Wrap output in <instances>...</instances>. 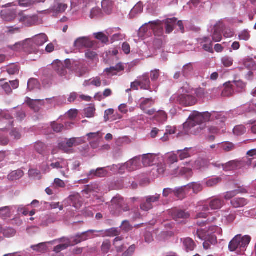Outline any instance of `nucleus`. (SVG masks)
Listing matches in <instances>:
<instances>
[{"label": "nucleus", "mask_w": 256, "mask_h": 256, "mask_svg": "<svg viewBox=\"0 0 256 256\" xmlns=\"http://www.w3.org/2000/svg\"><path fill=\"white\" fill-rule=\"evenodd\" d=\"M246 132V129L244 126L240 124L236 126L233 128V134L236 136H240Z\"/></svg>", "instance_id": "obj_50"}, {"label": "nucleus", "mask_w": 256, "mask_h": 256, "mask_svg": "<svg viewBox=\"0 0 256 256\" xmlns=\"http://www.w3.org/2000/svg\"><path fill=\"white\" fill-rule=\"evenodd\" d=\"M138 102L140 108L144 111L146 110L147 108L152 106L154 104V100L152 98H142Z\"/></svg>", "instance_id": "obj_31"}, {"label": "nucleus", "mask_w": 256, "mask_h": 256, "mask_svg": "<svg viewBox=\"0 0 256 256\" xmlns=\"http://www.w3.org/2000/svg\"><path fill=\"white\" fill-rule=\"evenodd\" d=\"M172 218L176 222H179L180 218H186L190 216L188 213L182 210H174L172 213Z\"/></svg>", "instance_id": "obj_33"}, {"label": "nucleus", "mask_w": 256, "mask_h": 256, "mask_svg": "<svg viewBox=\"0 0 256 256\" xmlns=\"http://www.w3.org/2000/svg\"><path fill=\"white\" fill-rule=\"evenodd\" d=\"M96 232L100 234V235H106L109 236H116L118 234V230L115 228H112L106 230V232H104V230H100V231H96L94 230H89L86 232H84L82 233L80 235H77L76 236V244L82 241L86 240L88 238V234H92L93 232Z\"/></svg>", "instance_id": "obj_10"}, {"label": "nucleus", "mask_w": 256, "mask_h": 256, "mask_svg": "<svg viewBox=\"0 0 256 256\" xmlns=\"http://www.w3.org/2000/svg\"><path fill=\"white\" fill-rule=\"evenodd\" d=\"M68 200L70 202V204L76 208H78L82 206V198L80 195L78 193L70 196Z\"/></svg>", "instance_id": "obj_27"}, {"label": "nucleus", "mask_w": 256, "mask_h": 256, "mask_svg": "<svg viewBox=\"0 0 256 256\" xmlns=\"http://www.w3.org/2000/svg\"><path fill=\"white\" fill-rule=\"evenodd\" d=\"M40 84L38 80L35 78H30L28 82V89L30 91L39 90Z\"/></svg>", "instance_id": "obj_42"}, {"label": "nucleus", "mask_w": 256, "mask_h": 256, "mask_svg": "<svg viewBox=\"0 0 256 256\" xmlns=\"http://www.w3.org/2000/svg\"><path fill=\"white\" fill-rule=\"evenodd\" d=\"M186 88H182L179 91V94L173 96L171 100L179 104L188 106L194 105L196 103V98L192 96L189 90H186Z\"/></svg>", "instance_id": "obj_4"}, {"label": "nucleus", "mask_w": 256, "mask_h": 256, "mask_svg": "<svg viewBox=\"0 0 256 256\" xmlns=\"http://www.w3.org/2000/svg\"><path fill=\"white\" fill-rule=\"evenodd\" d=\"M231 82L234 85V88H236V90L238 92H242L246 87L245 83L241 80H234Z\"/></svg>", "instance_id": "obj_56"}, {"label": "nucleus", "mask_w": 256, "mask_h": 256, "mask_svg": "<svg viewBox=\"0 0 256 256\" xmlns=\"http://www.w3.org/2000/svg\"><path fill=\"white\" fill-rule=\"evenodd\" d=\"M120 30L119 28H110L106 30V32L108 36H112L110 37L111 42L116 41L122 40L125 38L124 34L118 32Z\"/></svg>", "instance_id": "obj_19"}, {"label": "nucleus", "mask_w": 256, "mask_h": 256, "mask_svg": "<svg viewBox=\"0 0 256 256\" xmlns=\"http://www.w3.org/2000/svg\"><path fill=\"white\" fill-rule=\"evenodd\" d=\"M190 164V161L182 163L180 167L177 168L172 174L184 176L186 177L191 176L192 175V170H194Z\"/></svg>", "instance_id": "obj_13"}, {"label": "nucleus", "mask_w": 256, "mask_h": 256, "mask_svg": "<svg viewBox=\"0 0 256 256\" xmlns=\"http://www.w3.org/2000/svg\"><path fill=\"white\" fill-rule=\"evenodd\" d=\"M96 38L100 40L102 43L106 44L108 42V36L106 31L103 32H98L94 34Z\"/></svg>", "instance_id": "obj_52"}, {"label": "nucleus", "mask_w": 256, "mask_h": 256, "mask_svg": "<svg viewBox=\"0 0 256 256\" xmlns=\"http://www.w3.org/2000/svg\"><path fill=\"white\" fill-rule=\"evenodd\" d=\"M218 146H220V148H221L222 150L226 152L233 150L235 148L234 144L229 142H223L220 144H218Z\"/></svg>", "instance_id": "obj_44"}, {"label": "nucleus", "mask_w": 256, "mask_h": 256, "mask_svg": "<svg viewBox=\"0 0 256 256\" xmlns=\"http://www.w3.org/2000/svg\"><path fill=\"white\" fill-rule=\"evenodd\" d=\"M221 180V178L219 177L212 178L206 180L205 182V184L208 187H212L216 185Z\"/></svg>", "instance_id": "obj_57"}, {"label": "nucleus", "mask_w": 256, "mask_h": 256, "mask_svg": "<svg viewBox=\"0 0 256 256\" xmlns=\"http://www.w3.org/2000/svg\"><path fill=\"white\" fill-rule=\"evenodd\" d=\"M204 240L203 246L205 250H208L210 248V244L212 245H214L217 244V238L216 236H208L206 239Z\"/></svg>", "instance_id": "obj_38"}, {"label": "nucleus", "mask_w": 256, "mask_h": 256, "mask_svg": "<svg viewBox=\"0 0 256 256\" xmlns=\"http://www.w3.org/2000/svg\"><path fill=\"white\" fill-rule=\"evenodd\" d=\"M143 7L141 4H136L134 8L131 10L130 13V18H133L135 16V14L141 13L142 12Z\"/></svg>", "instance_id": "obj_58"}, {"label": "nucleus", "mask_w": 256, "mask_h": 256, "mask_svg": "<svg viewBox=\"0 0 256 256\" xmlns=\"http://www.w3.org/2000/svg\"><path fill=\"white\" fill-rule=\"evenodd\" d=\"M238 160H234L228 162L222 165V168L224 171H230L236 168L238 166Z\"/></svg>", "instance_id": "obj_39"}, {"label": "nucleus", "mask_w": 256, "mask_h": 256, "mask_svg": "<svg viewBox=\"0 0 256 256\" xmlns=\"http://www.w3.org/2000/svg\"><path fill=\"white\" fill-rule=\"evenodd\" d=\"M136 246L134 244H132L122 254V256H132L134 254Z\"/></svg>", "instance_id": "obj_64"}, {"label": "nucleus", "mask_w": 256, "mask_h": 256, "mask_svg": "<svg viewBox=\"0 0 256 256\" xmlns=\"http://www.w3.org/2000/svg\"><path fill=\"white\" fill-rule=\"evenodd\" d=\"M207 230L208 236H216L215 234L220 235L222 234V228L216 226H210Z\"/></svg>", "instance_id": "obj_49"}, {"label": "nucleus", "mask_w": 256, "mask_h": 256, "mask_svg": "<svg viewBox=\"0 0 256 256\" xmlns=\"http://www.w3.org/2000/svg\"><path fill=\"white\" fill-rule=\"evenodd\" d=\"M163 22L166 25V32L167 34H170L172 32L174 29V28L176 24L178 26L180 30L182 32H184V27L182 24V21L177 22V20L176 18H168L163 21L157 20L155 21L150 22L148 24H145L144 25L142 26L140 28L139 30L140 33L146 32L148 30V28L152 29L155 36H160L163 34Z\"/></svg>", "instance_id": "obj_2"}, {"label": "nucleus", "mask_w": 256, "mask_h": 256, "mask_svg": "<svg viewBox=\"0 0 256 256\" xmlns=\"http://www.w3.org/2000/svg\"><path fill=\"white\" fill-rule=\"evenodd\" d=\"M188 186V185L177 188L174 189V196L178 198H183L187 194L189 193Z\"/></svg>", "instance_id": "obj_29"}, {"label": "nucleus", "mask_w": 256, "mask_h": 256, "mask_svg": "<svg viewBox=\"0 0 256 256\" xmlns=\"http://www.w3.org/2000/svg\"><path fill=\"white\" fill-rule=\"evenodd\" d=\"M16 208L15 206H4L0 208V217L5 219L10 218L12 212Z\"/></svg>", "instance_id": "obj_30"}, {"label": "nucleus", "mask_w": 256, "mask_h": 256, "mask_svg": "<svg viewBox=\"0 0 256 256\" xmlns=\"http://www.w3.org/2000/svg\"><path fill=\"white\" fill-rule=\"evenodd\" d=\"M250 37V32L248 30H244L238 34V38L240 40L248 41Z\"/></svg>", "instance_id": "obj_54"}, {"label": "nucleus", "mask_w": 256, "mask_h": 256, "mask_svg": "<svg viewBox=\"0 0 256 256\" xmlns=\"http://www.w3.org/2000/svg\"><path fill=\"white\" fill-rule=\"evenodd\" d=\"M2 19L6 22H12L16 17L15 12L14 11H2L1 12Z\"/></svg>", "instance_id": "obj_34"}, {"label": "nucleus", "mask_w": 256, "mask_h": 256, "mask_svg": "<svg viewBox=\"0 0 256 256\" xmlns=\"http://www.w3.org/2000/svg\"><path fill=\"white\" fill-rule=\"evenodd\" d=\"M18 5L22 8H29L34 5V0H18Z\"/></svg>", "instance_id": "obj_59"}, {"label": "nucleus", "mask_w": 256, "mask_h": 256, "mask_svg": "<svg viewBox=\"0 0 256 256\" xmlns=\"http://www.w3.org/2000/svg\"><path fill=\"white\" fill-rule=\"evenodd\" d=\"M113 244L117 252H120L124 250V247L120 236L116 238Z\"/></svg>", "instance_id": "obj_45"}, {"label": "nucleus", "mask_w": 256, "mask_h": 256, "mask_svg": "<svg viewBox=\"0 0 256 256\" xmlns=\"http://www.w3.org/2000/svg\"><path fill=\"white\" fill-rule=\"evenodd\" d=\"M250 240L251 238L248 236H242L241 235H237L230 242L228 248L231 252H244L249 244Z\"/></svg>", "instance_id": "obj_7"}, {"label": "nucleus", "mask_w": 256, "mask_h": 256, "mask_svg": "<svg viewBox=\"0 0 256 256\" xmlns=\"http://www.w3.org/2000/svg\"><path fill=\"white\" fill-rule=\"evenodd\" d=\"M29 44L27 39H26L24 41L16 43L15 44L10 46V48L15 52L24 51L27 54H32V52L34 51L36 49L30 48V46Z\"/></svg>", "instance_id": "obj_16"}, {"label": "nucleus", "mask_w": 256, "mask_h": 256, "mask_svg": "<svg viewBox=\"0 0 256 256\" xmlns=\"http://www.w3.org/2000/svg\"><path fill=\"white\" fill-rule=\"evenodd\" d=\"M214 120L220 122H224L226 120L225 115L224 113L214 112L210 113L194 111L184 124L182 132L186 135H197L205 128L204 123Z\"/></svg>", "instance_id": "obj_1"}, {"label": "nucleus", "mask_w": 256, "mask_h": 256, "mask_svg": "<svg viewBox=\"0 0 256 256\" xmlns=\"http://www.w3.org/2000/svg\"><path fill=\"white\" fill-rule=\"evenodd\" d=\"M102 6L104 12L108 14H111L114 8V4L112 0H103Z\"/></svg>", "instance_id": "obj_35"}, {"label": "nucleus", "mask_w": 256, "mask_h": 256, "mask_svg": "<svg viewBox=\"0 0 256 256\" xmlns=\"http://www.w3.org/2000/svg\"><path fill=\"white\" fill-rule=\"evenodd\" d=\"M96 43L95 42L91 40L88 36H82L76 40L74 46L79 50L84 48H92Z\"/></svg>", "instance_id": "obj_17"}, {"label": "nucleus", "mask_w": 256, "mask_h": 256, "mask_svg": "<svg viewBox=\"0 0 256 256\" xmlns=\"http://www.w3.org/2000/svg\"><path fill=\"white\" fill-rule=\"evenodd\" d=\"M57 242H62L64 244H58L54 248V251L56 252H59L60 251L65 250L69 246L68 240L66 238H62L58 240H54L53 241L48 242V244H54Z\"/></svg>", "instance_id": "obj_25"}, {"label": "nucleus", "mask_w": 256, "mask_h": 256, "mask_svg": "<svg viewBox=\"0 0 256 256\" xmlns=\"http://www.w3.org/2000/svg\"><path fill=\"white\" fill-rule=\"evenodd\" d=\"M224 201L218 196H214L206 200H202L197 204L198 210L201 211H209L212 210H218L221 209L224 205Z\"/></svg>", "instance_id": "obj_5"}, {"label": "nucleus", "mask_w": 256, "mask_h": 256, "mask_svg": "<svg viewBox=\"0 0 256 256\" xmlns=\"http://www.w3.org/2000/svg\"><path fill=\"white\" fill-rule=\"evenodd\" d=\"M183 248L187 252L193 250L196 245L194 241L190 238H186L181 239Z\"/></svg>", "instance_id": "obj_26"}, {"label": "nucleus", "mask_w": 256, "mask_h": 256, "mask_svg": "<svg viewBox=\"0 0 256 256\" xmlns=\"http://www.w3.org/2000/svg\"><path fill=\"white\" fill-rule=\"evenodd\" d=\"M50 8L52 16H56L58 14L64 12L68 8V6L56 0H55L54 4Z\"/></svg>", "instance_id": "obj_21"}, {"label": "nucleus", "mask_w": 256, "mask_h": 256, "mask_svg": "<svg viewBox=\"0 0 256 256\" xmlns=\"http://www.w3.org/2000/svg\"><path fill=\"white\" fill-rule=\"evenodd\" d=\"M2 232L4 236L7 238H10L14 236L15 235L16 230L11 228H4L2 230Z\"/></svg>", "instance_id": "obj_62"}, {"label": "nucleus", "mask_w": 256, "mask_h": 256, "mask_svg": "<svg viewBox=\"0 0 256 256\" xmlns=\"http://www.w3.org/2000/svg\"><path fill=\"white\" fill-rule=\"evenodd\" d=\"M18 17L19 22L26 26H30L34 24L38 20L37 17L35 16H27L23 12L19 13Z\"/></svg>", "instance_id": "obj_20"}, {"label": "nucleus", "mask_w": 256, "mask_h": 256, "mask_svg": "<svg viewBox=\"0 0 256 256\" xmlns=\"http://www.w3.org/2000/svg\"><path fill=\"white\" fill-rule=\"evenodd\" d=\"M129 210V206L125 204L124 198L120 196H116L112 200L110 206V210L112 214L119 215L122 211L128 212Z\"/></svg>", "instance_id": "obj_8"}, {"label": "nucleus", "mask_w": 256, "mask_h": 256, "mask_svg": "<svg viewBox=\"0 0 256 256\" xmlns=\"http://www.w3.org/2000/svg\"><path fill=\"white\" fill-rule=\"evenodd\" d=\"M192 166L194 170H200L204 167L206 165V161L201 158H199L196 161H190Z\"/></svg>", "instance_id": "obj_46"}, {"label": "nucleus", "mask_w": 256, "mask_h": 256, "mask_svg": "<svg viewBox=\"0 0 256 256\" xmlns=\"http://www.w3.org/2000/svg\"><path fill=\"white\" fill-rule=\"evenodd\" d=\"M160 195L156 194L154 196H148L144 198L143 202L140 205V209L144 211H148L153 208V204L158 202Z\"/></svg>", "instance_id": "obj_12"}, {"label": "nucleus", "mask_w": 256, "mask_h": 256, "mask_svg": "<svg viewBox=\"0 0 256 256\" xmlns=\"http://www.w3.org/2000/svg\"><path fill=\"white\" fill-rule=\"evenodd\" d=\"M102 84V80L99 77H96L89 80H86L84 83V86H89L90 85L94 86L96 87L100 86Z\"/></svg>", "instance_id": "obj_47"}, {"label": "nucleus", "mask_w": 256, "mask_h": 256, "mask_svg": "<svg viewBox=\"0 0 256 256\" xmlns=\"http://www.w3.org/2000/svg\"><path fill=\"white\" fill-rule=\"evenodd\" d=\"M188 186L189 192L192 189L193 192L197 194L202 190L203 187L202 185L198 182H192L188 184Z\"/></svg>", "instance_id": "obj_51"}, {"label": "nucleus", "mask_w": 256, "mask_h": 256, "mask_svg": "<svg viewBox=\"0 0 256 256\" xmlns=\"http://www.w3.org/2000/svg\"><path fill=\"white\" fill-rule=\"evenodd\" d=\"M84 137L66 138L58 144V148L65 153L72 154L74 152V147L85 142Z\"/></svg>", "instance_id": "obj_6"}, {"label": "nucleus", "mask_w": 256, "mask_h": 256, "mask_svg": "<svg viewBox=\"0 0 256 256\" xmlns=\"http://www.w3.org/2000/svg\"><path fill=\"white\" fill-rule=\"evenodd\" d=\"M168 162L170 164H174L178 161V156L177 154L174 152L168 153L166 156Z\"/></svg>", "instance_id": "obj_63"}, {"label": "nucleus", "mask_w": 256, "mask_h": 256, "mask_svg": "<svg viewBox=\"0 0 256 256\" xmlns=\"http://www.w3.org/2000/svg\"><path fill=\"white\" fill-rule=\"evenodd\" d=\"M124 70V66L121 63L117 64L115 66H112L106 68L104 72L107 76L108 78H110L112 76H116L118 72Z\"/></svg>", "instance_id": "obj_23"}, {"label": "nucleus", "mask_w": 256, "mask_h": 256, "mask_svg": "<svg viewBox=\"0 0 256 256\" xmlns=\"http://www.w3.org/2000/svg\"><path fill=\"white\" fill-rule=\"evenodd\" d=\"M108 172L105 168H98L96 170H90L88 176L91 177L92 176H94L99 178H103L106 176Z\"/></svg>", "instance_id": "obj_37"}, {"label": "nucleus", "mask_w": 256, "mask_h": 256, "mask_svg": "<svg viewBox=\"0 0 256 256\" xmlns=\"http://www.w3.org/2000/svg\"><path fill=\"white\" fill-rule=\"evenodd\" d=\"M194 71L193 65L192 63L188 64L183 66L182 74L184 76L188 78L192 75Z\"/></svg>", "instance_id": "obj_43"}, {"label": "nucleus", "mask_w": 256, "mask_h": 256, "mask_svg": "<svg viewBox=\"0 0 256 256\" xmlns=\"http://www.w3.org/2000/svg\"><path fill=\"white\" fill-rule=\"evenodd\" d=\"M48 40V36L44 33H41L31 38H27V41L30 46V48H34L36 49L34 51L32 52V53L34 54L38 52V48L43 46Z\"/></svg>", "instance_id": "obj_9"}, {"label": "nucleus", "mask_w": 256, "mask_h": 256, "mask_svg": "<svg viewBox=\"0 0 256 256\" xmlns=\"http://www.w3.org/2000/svg\"><path fill=\"white\" fill-rule=\"evenodd\" d=\"M138 81L141 89L148 90L150 92L156 91L158 86L150 85V80L148 74H145L139 78Z\"/></svg>", "instance_id": "obj_18"}, {"label": "nucleus", "mask_w": 256, "mask_h": 256, "mask_svg": "<svg viewBox=\"0 0 256 256\" xmlns=\"http://www.w3.org/2000/svg\"><path fill=\"white\" fill-rule=\"evenodd\" d=\"M141 159L140 157L136 156L126 162L127 171L132 172L136 170L140 167Z\"/></svg>", "instance_id": "obj_22"}, {"label": "nucleus", "mask_w": 256, "mask_h": 256, "mask_svg": "<svg viewBox=\"0 0 256 256\" xmlns=\"http://www.w3.org/2000/svg\"><path fill=\"white\" fill-rule=\"evenodd\" d=\"M196 238H198L201 240H204L208 238V230L206 231L202 229H198L196 232H194Z\"/></svg>", "instance_id": "obj_48"}, {"label": "nucleus", "mask_w": 256, "mask_h": 256, "mask_svg": "<svg viewBox=\"0 0 256 256\" xmlns=\"http://www.w3.org/2000/svg\"><path fill=\"white\" fill-rule=\"evenodd\" d=\"M224 25L222 21L220 20L208 28V30L211 31V36L214 42H219L222 39V30Z\"/></svg>", "instance_id": "obj_11"}, {"label": "nucleus", "mask_w": 256, "mask_h": 256, "mask_svg": "<svg viewBox=\"0 0 256 256\" xmlns=\"http://www.w3.org/2000/svg\"><path fill=\"white\" fill-rule=\"evenodd\" d=\"M232 205L236 208L242 207L247 204V201L244 198H236L231 201Z\"/></svg>", "instance_id": "obj_41"}, {"label": "nucleus", "mask_w": 256, "mask_h": 256, "mask_svg": "<svg viewBox=\"0 0 256 256\" xmlns=\"http://www.w3.org/2000/svg\"><path fill=\"white\" fill-rule=\"evenodd\" d=\"M168 119L167 114L163 110H158L154 116V120L160 124H164Z\"/></svg>", "instance_id": "obj_32"}, {"label": "nucleus", "mask_w": 256, "mask_h": 256, "mask_svg": "<svg viewBox=\"0 0 256 256\" xmlns=\"http://www.w3.org/2000/svg\"><path fill=\"white\" fill-rule=\"evenodd\" d=\"M94 5V3H88L84 2L83 0H72L71 6L72 8L78 7L80 8L84 14L90 12V17L91 18L100 16L101 14V10L97 7H92Z\"/></svg>", "instance_id": "obj_3"}, {"label": "nucleus", "mask_w": 256, "mask_h": 256, "mask_svg": "<svg viewBox=\"0 0 256 256\" xmlns=\"http://www.w3.org/2000/svg\"><path fill=\"white\" fill-rule=\"evenodd\" d=\"M162 156L153 154H144L142 156V162L144 166H150L160 162Z\"/></svg>", "instance_id": "obj_15"}, {"label": "nucleus", "mask_w": 256, "mask_h": 256, "mask_svg": "<svg viewBox=\"0 0 256 256\" xmlns=\"http://www.w3.org/2000/svg\"><path fill=\"white\" fill-rule=\"evenodd\" d=\"M50 166L52 168L59 170V172L64 177L66 178H68V174L69 172L68 160H60L59 161L52 162L50 164Z\"/></svg>", "instance_id": "obj_14"}, {"label": "nucleus", "mask_w": 256, "mask_h": 256, "mask_svg": "<svg viewBox=\"0 0 256 256\" xmlns=\"http://www.w3.org/2000/svg\"><path fill=\"white\" fill-rule=\"evenodd\" d=\"M24 175L22 170H18L12 172L8 176V178L9 180L14 181L21 178Z\"/></svg>", "instance_id": "obj_40"}, {"label": "nucleus", "mask_w": 256, "mask_h": 256, "mask_svg": "<svg viewBox=\"0 0 256 256\" xmlns=\"http://www.w3.org/2000/svg\"><path fill=\"white\" fill-rule=\"evenodd\" d=\"M52 67L56 72L61 76H64L67 72V70L64 67L63 63L58 60H54L52 64Z\"/></svg>", "instance_id": "obj_24"}, {"label": "nucleus", "mask_w": 256, "mask_h": 256, "mask_svg": "<svg viewBox=\"0 0 256 256\" xmlns=\"http://www.w3.org/2000/svg\"><path fill=\"white\" fill-rule=\"evenodd\" d=\"M190 148H185L183 150H178L176 152L177 154L179 155L180 160H182L190 157L191 156V154L190 153Z\"/></svg>", "instance_id": "obj_53"}, {"label": "nucleus", "mask_w": 256, "mask_h": 256, "mask_svg": "<svg viewBox=\"0 0 256 256\" xmlns=\"http://www.w3.org/2000/svg\"><path fill=\"white\" fill-rule=\"evenodd\" d=\"M221 62L223 66L225 67H230L233 64V58L228 56H223L221 59Z\"/></svg>", "instance_id": "obj_61"}, {"label": "nucleus", "mask_w": 256, "mask_h": 256, "mask_svg": "<svg viewBox=\"0 0 256 256\" xmlns=\"http://www.w3.org/2000/svg\"><path fill=\"white\" fill-rule=\"evenodd\" d=\"M224 88L222 93V96H230L234 94V85L232 84L231 82H228L225 83L224 85Z\"/></svg>", "instance_id": "obj_28"}, {"label": "nucleus", "mask_w": 256, "mask_h": 256, "mask_svg": "<svg viewBox=\"0 0 256 256\" xmlns=\"http://www.w3.org/2000/svg\"><path fill=\"white\" fill-rule=\"evenodd\" d=\"M244 192L240 190H236L232 191L227 192L224 194V198L226 200H229L234 198L237 194L243 192Z\"/></svg>", "instance_id": "obj_60"}, {"label": "nucleus", "mask_w": 256, "mask_h": 256, "mask_svg": "<svg viewBox=\"0 0 256 256\" xmlns=\"http://www.w3.org/2000/svg\"><path fill=\"white\" fill-rule=\"evenodd\" d=\"M201 44L204 43L202 48L204 50L210 52H213L212 44L208 37H204L202 39Z\"/></svg>", "instance_id": "obj_36"}, {"label": "nucleus", "mask_w": 256, "mask_h": 256, "mask_svg": "<svg viewBox=\"0 0 256 256\" xmlns=\"http://www.w3.org/2000/svg\"><path fill=\"white\" fill-rule=\"evenodd\" d=\"M47 242H42L36 245H33L31 246V248L34 250L40 252H44L47 250L46 244Z\"/></svg>", "instance_id": "obj_55"}]
</instances>
